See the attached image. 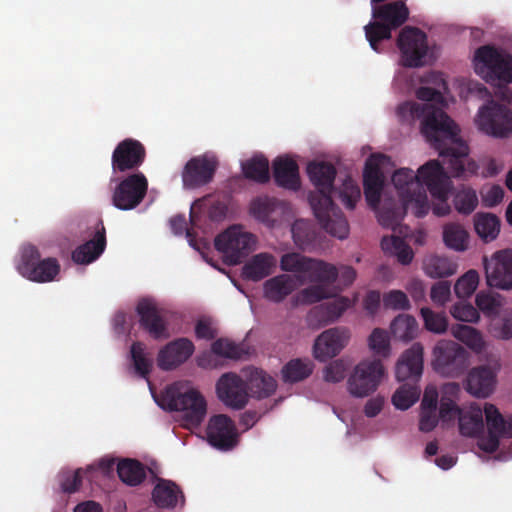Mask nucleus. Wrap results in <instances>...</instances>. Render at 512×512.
I'll return each instance as SVG.
<instances>
[{"label": "nucleus", "instance_id": "60", "mask_svg": "<svg viewBox=\"0 0 512 512\" xmlns=\"http://www.w3.org/2000/svg\"><path fill=\"white\" fill-rule=\"evenodd\" d=\"M383 302L386 308L393 310H408L410 308V301L407 295L401 290H391L386 293Z\"/></svg>", "mask_w": 512, "mask_h": 512}, {"label": "nucleus", "instance_id": "18", "mask_svg": "<svg viewBox=\"0 0 512 512\" xmlns=\"http://www.w3.org/2000/svg\"><path fill=\"white\" fill-rule=\"evenodd\" d=\"M350 331L346 327H334L322 332L313 346L314 357L325 362L338 355L348 344Z\"/></svg>", "mask_w": 512, "mask_h": 512}, {"label": "nucleus", "instance_id": "9", "mask_svg": "<svg viewBox=\"0 0 512 512\" xmlns=\"http://www.w3.org/2000/svg\"><path fill=\"white\" fill-rule=\"evenodd\" d=\"M475 122L480 131L494 138H507L512 134V111L494 100L480 107Z\"/></svg>", "mask_w": 512, "mask_h": 512}, {"label": "nucleus", "instance_id": "15", "mask_svg": "<svg viewBox=\"0 0 512 512\" xmlns=\"http://www.w3.org/2000/svg\"><path fill=\"white\" fill-rule=\"evenodd\" d=\"M389 161V157L383 154L371 155L365 163L363 170L364 195L368 205L376 209L379 206L381 193L384 187L385 177L381 167Z\"/></svg>", "mask_w": 512, "mask_h": 512}, {"label": "nucleus", "instance_id": "50", "mask_svg": "<svg viewBox=\"0 0 512 512\" xmlns=\"http://www.w3.org/2000/svg\"><path fill=\"white\" fill-rule=\"evenodd\" d=\"M420 396V389L413 384L401 385L392 396L393 405L400 410L409 409Z\"/></svg>", "mask_w": 512, "mask_h": 512}, {"label": "nucleus", "instance_id": "35", "mask_svg": "<svg viewBox=\"0 0 512 512\" xmlns=\"http://www.w3.org/2000/svg\"><path fill=\"white\" fill-rule=\"evenodd\" d=\"M207 213L211 221L219 222L223 220L227 213V206L219 200L202 198L196 200L190 209V222L192 226H198L200 214Z\"/></svg>", "mask_w": 512, "mask_h": 512}, {"label": "nucleus", "instance_id": "8", "mask_svg": "<svg viewBox=\"0 0 512 512\" xmlns=\"http://www.w3.org/2000/svg\"><path fill=\"white\" fill-rule=\"evenodd\" d=\"M255 242L253 234L233 225L215 238L214 245L226 264L237 265L252 251Z\"/></svg>", "mask_w": 512, "mask_h": 512}, {"label": "nucleus", "instance_id": "47", "mask_svg": "<svg viewBox=\"0 0 512 512\" xmlns=\"http://www.w3.org/2000/svg\"><path fill=\"white\" fill-rule=\"evenodd\" d=\"M405 211L404 206L400 207L395 201L385 202L378 211V221L383 227L396 230L404 217Z\"/></svg>", "mask_w": 512, "mask_h": 512}, {"label": "nucleus", "instance_id": "23", "mask_svg": "<svg viewBox=\"0 0 512 512\" xmlns=\"http://www.w3.org/2000/svg\"><path fill=\"white\" fill-rule=\"evenodd\" d=\"M497 370L488 365L473 367L465 380L466 391L476 398H487L495 390Z\"/></svg>", "mask_w": 512, "mask_h": 512}, {"label": "nucleus", "instance_id": "61", "mask_svg": "<svg viewBox=\"0 0 512 512\" xmlns=\"http://www.w3.org/2000/svg\"><path fill=\"white\" fill-rule=\"evenodd\" d=\"M464 410L460 409L458 405L451 399L442 396L440 400L439 417L443 422H448L456 417H460V413Z\"/></svg>", "mask_w": 512, "mask_h": 512}, {"label": "nucleus", "instance_id": "58", "mask_svg": "<svg viewBox=\"0 0 512 512\" xmlns=\"http://www.w3.org/2000/svg\"><path fill=\"white\" fill-rule=\"evenodd\" d=\"M211 350L214 354L229 359H240L244 354L241 345L234 343L228 339L220 338L212 343Z\"/></svg>", "mask_w": 512, "mask_h": 512}, {"label": "nucleus", "instance_id": "21", "mask_svg": "<svg viewBox=\"0 0 512 512\" xmlns=\"http://www.w3.org/2000/svg\"><path fill=\"white\" fill-rule=\"evenodd\" d=\"M487 284L499 289L512 288V250L495 253L491 262L485 265Z\"/></svg>", "mask_w": 512, "mask_h": 512}, {"label": "nucleus", "instance_id": "40", "mask_svg": "<svg viewBox=\"0 0 512 512\" xmlns=\"http://www.w3.org/2000/svg\"><path fill=\"white\" fill-rule=\"evenodd\" d=\"M313 363L308 359H292L282 370V378L286 383H297L308 378L313 372Z\"/></svg>", "mask_w": 512, "mask_h": 512}, {"label": "nucleus", "instance_id": "30", "mask_svg": "<svg viewBox=\"0 0 512 512\" xmlns=\"http://www.w3.org/2000/svg\"><path fill=\"white\" fill-rule=\"evenodd\" d=\"M372 16L374 19L382 22L393 30L406 22L409 16V10L403 1H394L373 6Z\"/></svg>", "mask_w": 512, "mask_h": 512}, {"label": "nucleus", "instance_id": "17", "mask_svg": "<svg viewBox=\"0 0 512 512\" xmlns=\"http://www.w3.org/2000/svg\"><path fill=\"white\" fill-rule=\"evenodd\" d=\"M216 392L221 402L235 410L244 408L249 398L246 382L235 373L223 374L216 383Z\"/></svg>", "mask_w": 512, "mask_h": 512}, {"label": "nucleus", "instance_id": "13", "mask_svg": "<svg viewBox=\"0 0 512 512\" xmlns=\"http://www.w3.org/2000/svg\"><path fill=\"white\" fill-rule=\"evenodd\" d=\"M147 189L148 180L143 173L130 174L115 187L112 203L120 210H132L143 201Z\"/></svg>", "mask_w": 512, "mask_h": 512}, {"label": "nucleus", "instance_id": "62", "mask_svg": "<svg viewBox=\"0 0 512 512\" xmlns=\"http://www.w3.org/2000/svg\"><path fill=\"white\" fill-rule=\"evenodd\" d=\"M451 295V286L448 281H439L435 283L430 292L431 300L438 306H444Z\"/></svg>", "mask_w": 512, "mask_h": 512}, {"label": "nucleus", "instance_id": "1", "mask_svg": "<svg viewBox=\"0 0 512 512\" xmlns=\"http://www.w3.org/2000/svg\"><path fill=\"white\" fill-rule=\"evenodd\" d=\"M402 119L421 120V133L439 152L455 178L478 174L479 165L465 158L469 147L459 137L456 123L439 107L431 103L404 102L397 108Z\"/></svg>", "mask_w": 512, "mask_h": 512}, {"label": "nucleus", "instance_id": "36", "mask_svg": "<svg viewBox=\"0 0 512 512\" xmlns=\"http://www.w3.org/2000/svg\"><path fill=\"white\" fill-rule=\"evenodd\" d=\"M249 396L264 399L270 397L277 388L276 380L261 369L253 368L246 382Z\"/></svg>", "mask_w": 512, "mask_h": 512}, {"label": "nucleus", "instance_id": "16", "mask_svg": "<svg viewBox=\"0 0 512 512\" xmlns=\"http://www.w3.org/2000/svg\"><path fill=\"white\" fill-rule=\"evenodd\" d=\"M145 158V146L136 139L126 138L116 145L112 153V169L115 173L137 170Z\"/></svg>", "mask_w": 512, "mask_h": 512}, {"label": "nucleus", "instance_id": "43", "mask_svg": "<svg viewBox=\"0 0 512 512\" xmlns=\"http://www.w3.org/2000/svg\"><path fill=\"white\" fill-rule=\"evenodd\" d=\"M469 233L459 223H448L443 228L445 245L455 251H465L468 248Z\"/></svg>", "mask_w": 512, "mask_h": 512}, {"label": "nucleus", "instance_id": "3", "mask_svg": "<svg viewBox=\"0 0 512 512\" xmlns=\"http://www.w3.org/2000/svg\"><path fill=\"white\" fill-rule=\"evenodd\" d=\"M280 267L283 271L296 273L300 284L317 283L302 290L301 296L307 303H316L327 298L322 285L334 283L339 275L335 265L299 253L284 254L280 260Z\"/></svg>", "mask_w": 512, "mask_h": 512}, {"label": "nucleus", "instance_id": "28", "mask_svg": "<svg viewBox=\"0 0 512 512\" xmlns=\"http://www.w3.org/2000/svg\"><path fill=\"white\" fill-rule=\"evenodd\" d=\"M273 177L280 187L293 191L300 188L299 167L292 158L277 157L273 162Z\"/></svg>", "mask_w": 512, "mask_h": 512}, {"label": "nucleus", "instance_id": "59", "mask_svg": "<svg viewBox=\"0 0 512 512\" xmlns=\"http://www.w3.org/2000/svg\"><path fill=\"white\" fill-rule=\"evenodd\" d=\"M450 313L455 319L463 322L474 323L479 320L477 308L470 303H456L451 307Z\"/></svg>", "mask_w": 512, "mask_h": 512}, {"label": "nucleus", "instance_id": "27", "mask_svg": "<svg viewBox=\"0 0 512 512\" xmlns=\"http://www.w3.org/2000/svg\"><path fill=\"white\" fill-rule=\"evenodd\" d=\"M250 213L267 227H274L283 213V204L275 198L257 197L250 204Z\"/></svg>", "mask_w": 512, "mask_h": 512}, {"label": "nucleus", "instance_id": "6", "mask_svg": "<svg viewBox=\"0 0 512 512\" xmlns=\"http://www.w3.org/2000/svg\"><path fill=\"white\" fill-rule=\"evenodd\" d=\"M16 268L24 278L37 283L51 282L60 272L58 260L53 257L41 258L38 248L32 244L22 247Z\"/></svg>", "mask_w": 512, "mask_h": 512}, {"label": "nucleus", "instance_id": "39", "mask_svg": "<svg viewBox=\"0 0 512 512\" xmlns=\"http://www.w3.org/2000/svg\"><path fill=\"white\" fill-rule=\"evenodd\" d=\"M117 473L122 482L137 486L146 478L145 466L136 459H123L117 465Z\"/></svg>", "mask_w": 512, "mask_h": 512}, {"label": "nucleus", "instance_id": "32", "mask_svg": "<svg viewBox=\"0 0 512 512\" xmlns=\"http://www.w3.org/2000/svg\"><path fill=\"white\" fill-rule=\"evenodd\" d=\"M460 434L465 437L477 438L478 441L484 434V419L482 408L474 403L460 413L458 419Z\"/></svg>", "mask_w": 512, "mask_h": 512}, {"label": "nucleus", "instance_id": "63", "mask_svg": "<svg viewBox=\"0 0 512 512\" xmlns=\"http://www.w3.org/2000/svg\"><path fill=\"white\" fill-rule=\"evenodd\" d=\"M439 414L437 409H421L419 429L422 432L432 431L438 424Z\"/></svg>", "mask_w": 512, "mask_h": 512}, {"label": "nucleus", "instance_id": "22", "mask_svg": "<svg viewBox=\"0 0 512 512\" xmlns=\"http://www.w3.org/2000/svg\"><path fill=\"white\" fill-rule=\"evenodd\" d=\"M136 312L139 316L140 326L148 332L152 338L167 339L170 337L167 323L154 301L141 299L136 306Z\"/></svg>", "mask_w": 512, "mask_h": 512}, {"label": "nucleus", "instance_id": "12", "mask_svg": "<svg viewBox=\"0 0 512 512\" xmlns=\"http://www.w3.org/2000/svg\"><path fill=\"white\" fill-rule=\"evenodd\" d=\"M483 415L487 425V435L478 441V447L486 453H494L500 445L501 438H512V420L507 421L499 409L492 403H485Z\"/></svg>", "mask_w": 512, "mask_h": 512}, {"label": "nucleus", "instance_id": "64", "mask_svg": "<svg viewBox=\"0 0 512 512\" xmlns=\"http://www.w3.org/2000/svg\"><path fill=\"white\" fill-rule=\"evenodd\" d=\"M82 470L77 469L74 473H67L63 475L61 481V489L63 492L72 494L79 490L82 485Z\"/></svg>", "mask_w": 512, "mask_h": 512}, {"label": "nucleus", "instance_id": "20", "mask_svg": "<svg viewBox=\"0 0 512 512\" xmlns=\"http://www.w3.org/2000/svg\"><path fill=\"white\" fill-rule=\"evenodd\" d=\"M217 162L213 158L198 156L184 166L182 181L185 188L194 189L208 184L215 174Z\"/></svg>", "mask_w": 512, "mask_h": 512}, {"label": "nucleus", "instance_id": "44", "mask_svg": "<svg viewBox=\"0 0 512 512\" xmlns=\"http://www.w3.org/2000/svg\"><path fill=\"white\" fill-rule=\"evenodd\" d=\"M381 247L385 252L395 255L398 262L403 265L410 264L414 256L411 247L398 236L383 237Z\"/></svg>", "mask_w": 512, "mask_h": 512}, {"label": "nucleus", "instance_id": "4", "mask_svg": "<svg viewBox=\"0 0 512 512\" xmlns=\"http://www.w3.org/2000/svg\"><path fill=\"white\" fill-rule=\"evenodd\" d=\"M157 403L165 410L180 411L186 427H198L207 413V403L201 393L183 382L168 385Z\"/></svg>", "mask_w": 512, "mask_h": 512}, {"label": "nucleus", "instance_id": "56", "mask_svg": "<svg viewBox=\"0 0 512 512\" xmlns=\"http://www.w3.org/2000/svg\"><path fill=\"white\" fill-rule=\"evenodd\" d=\"M477 308L487 316L496 315L501 307V296L490 291H480L475 298Z\"/></svg>", "mask_w": 512, "mask_h": 512}, {"label": "nucleus", "instance_id": "42", "mask_svg": "<svg viewBox=\"0 0 512 512\" xmlns=\"http://www.w3.org/2000/svg\"><path fill=\"white\" fill-rule=\"evenodd\" d=\"M390 329L395 338L408 342L417 336L418 323L411 315L399 314L392 321Z\"/></svg>", "mask_w": 512, "mask_h": 512}, {"label": "nucleus", "instance_id": "14", "mask_svg": "<svg viewBox=\"0 0 512 512\" xmlns=\"http://www.w3.org/2000/svg\"><path fill=\"white\" fill-rule=\"evenodd\" d=\"M434 369L447 377H458L466 368L467 354L463 347L448 341L438 343L433 351Z\"/></svg>", "mask_w": 512, "mask_h": 512}, {"label": "nucleus", "instance_id": "41", "mask_svg": "<svg viewBox=\"0 0 512 512\" xmlns=\"http://www.w3.org/2000/svg\"><path fill=\"white\" fill-rule=\"evenodd\" d=\"M242 171L247 179L258 183H267L270 179L269 162L263 155H255L242 163Z\"/></svg>", "mask_w": 512, "mask_h": 512}, {"label": "nucleus", "instance_id": "29", "mask_svg": "<svg viewBox=\"0 0 512 512\" xmlns=\"http://www.w3.org/2000/svg\"><path fill=\"white\" fill-rule=\"evenodd\" d=\"M350 306L349 298L339 297L315 306L310 311L308 318L311 323L317 322L320 326H325L336 321Z\"/></svg>", "mask_w": 512, "mask_h": 512}, {"label": "nucleus", "instance_id": "48", "mask_svg": "<svg viewBox=\"0 0 512 512\" xmlns=\"http://www.w3.org/2000/svg\"><path fill=\"white\" fill-rule=\"evenodd\" d=\"M452 334L456 339L463 342L474 351L480 352L484 347L481 333L471 326L456 324L452 326Z\"/></svg>", "mask_w": 512, "mask_h": 512}, {"label": "nucleus", "instance_id": "26", "mask_svg": "<svg viewBox=\"0 0 512 512\" xmlns=\"http://www.w3.org/2000/svg\"><path fill=\"white\" fill-rule=\"evenodd\" d=\"M106 248V230L102 221L96 223L92 238L79 245L72 252V260L77 264H89L100 257Z\"/></svg>", "mask_w": 512, "mask_h": 512}, {"label": "nucleus", "instance_id": "37", "mask_svg": "<svg viewBox=\"0 0 512 512\" xmlns=\"http://www.w3.org/2000/svg\"><path fill=\"white\" fill-rule=\"evenodd\" d=\"M392 182L398 192L400 199L407 197L422 185H425V179L420 173V168L417 174L412 169L401 168L397 170L392 176Z\"/></svg>", "mask_w": 512, "mask_h": 512}, {"label": "nucleus", "instance_id": "55", "mask_svg": "<svg viewBox=\"0 0 512 512\" xmlns=\"http://www.w3.org/2000/svg\"><path fill=\"white\" fill-rule=\"evenodd\" d=\"M420 314L424 321V327L433 333L442 334L445 333L448 328L447 317L444 313H437L432 311L430 308L422 307Z\"/></svg>", "mask_w": 512, "mask_h": 512}, {"label": "nucleus", "instance_id": "11", "mask_svg": "<svg viewBox=\"0 0 512 512\" xmlns=\"http://www.w3.org/2000/svg\"><path fill=\"white\" fill-rule=\"evenodd\" d=\"M401 62L405 67L416 68L426 64L428 54L427 35L416 27L406 26L397 39Z\"/></svg>", "mask_w": 512, "mask_h": 512}, {"label": "nucleus", "instance_id": "24", "mask_svg": "<svg viewBox=\"0 0 512 512\" xmlns=\"http://www.w3.org/2000/svg\"><path fill=\"white\" fill-rule=\"evenodd\" d=\"M194 344L187 338H179L168 343L158 354L160 369L172 370L187 361L194 352Z\"/></svg>", "mask_w": 512, "mask_h": 512}, {"label": "nucleus", "instance_id": "54", "mask_svg": "<svg viewBox=\"0 0 512 512\" xmlns=\"http://www.w3.org/2000/svg\"><path fill=\"white\" fill-rule=\"evenodd\" d=\"M291 233L295 244L302 249L310 246L315 240V232L310 223L302 219L293 223Z\"/></svg>", "mask_w": 512, "mask_h": 512}, {"label": "nucleus", "instance_id": "33", "mask_svg": "<svg viewBox=\"0 0 512 512\" xmlns=\"http://www.w3.org/2000/svg\"><path fill=\"white\" fill-rule=\"evenodd\" d=\"M297 282H299L297 276L288 274L274 276L264 283V296L272 302L279 303L297 288Z\"/></svg>", "mask_w": 512, "mask_h": 512}, {"label": "nucleus", "instance_id": "25", "mask_svg": "<svg viewBox=\"0 0 512 512\" xmlns=\"http://www.w3.org/2000/svg\"><path fill=\"white\" fill-rule=\"evenodd\" d=\"M423 372V346L414 343L400 357L396 364V378L398 381H417Z\"/></svg>", "mask_w": 512, "mask_h": 512}, {"label": "nucleus", "instance_id": "46", "mask_svg": "<svg viewBox=\"0 0 512 512\" xmlns=\"http://www.w3.org/2000/svg\"><path fill=\"white\" fill-rule=\"evenodd\" d=\"M427 190L426 185H422L419 189H416L410 195L401 199L404 208L408 209L411 207L417 218H422L429 212L430 205Z\"/></svg>", "mask_w": 512, "mask_h": 512}, {"label": "nucleus", "instance_id": "57", "mask_svg": "<svg viewBox=\"0 0 512 512\" xmlns=\"http://www.w3.org/2000/svg\"><path fill=\"white\" fill-rule=\"evenodd\" d=\"M368 345L375 355L385 358L390 354V340L384 329L375 328L369 336Z\"/></svg>", "mask_w": 512, "mask_h": 512}, {"label": "nucleus", "instance_id": "52", "mask_svg": "<svg viewBox=\"0 0 512 512\" xmlns=\"http://www.w3.org/2000/svg\"><path fill=\"white\" fill-rule=\"evenodd\" d=\"M479 284V274L471 269L462 275L454 285V292L460 299L469 298L477 289Z\"/></svg>", "mask_w": 512, "mask_h": 512}, {"label": "nucleus", "instance_id": "5", "mask_svg": "<svg viewBox=\"0 0 512 512\" xmlns=\"http://www.w3.org/2000/svg\"><path fill=\"white\" fill-rule=\"evenodd\" d=\"M475 72L489 83H512V56L503 50L485 45L474 56Z\"/></svg>", "mask_w": 512, "mask_h": 512}, {"label": "nucleus", "instance_id": "10", "mask_svg": "<svg viewBox=\"0 0 512 512\" xmlns=\"http://www.w3.org/2000/svg\"><path fill=\"white\" fill-rule=\"evenodd\" d=\"M385 374L379 359H366L359 362L348 378V390L355 397H366L378 388Z\"/></svg>", "mask_w": 512, "mask_h": 512}, {"label": "nucleus", "instance_id": "49", "mask_svg": "<svg viewBox=\"0 0 512 512\" xmlns=\"http://www.w3.org/2000/svg\"><path fill=\"white\" fill-rule=\"evenodd\" d=\"M478 202L476 191L467 186L460 188L453 196L456 211L463 215L471 214L478 206Z\"/></svg>", "mask_w": 512, "mask_h": 512}, {"label": "nucleus", "instance_id": "34", "mask_svg": "<svg viewBox=\"0 0 512 512\" xmlns=\"http://www.w3.org/2000/svg\"><path fill=\"white\" fill-rule=\"evenodd\" d=\"M276 263V258L269 253L256 254L243 266L242 277L245 280L260 281L273 272Z\"/></svg>", "mask_w": 512, "mask_h": 512}, {"label": "nucleus", "instance_id": "7", "mask_svg": "<svg viewBox=\"0 0 512 512\" xmlns=\"http://www.w3.org/2000/svg\"><path fill=\"white\" fill-rule=\"evenodd\" d=\"M420 173L428 191L436 200L432 206L433 213L439 217L448 215L451 211L448 198L452 182L444 167L438 160H429L420 167Z\"/></svg>", "mask_w": 512, "mask_h": 512}, {"label": "nucleus", "instance_id": "45", "mask_svg": "<svg viewBox=\"0 0 512 512\" xmlns=\"http://www.w3.org/2000/svg\"><path fill=\"white\" fill-rule=\"evenodd\" d=\"M424 271L431 278H443L453 275L456 265L446 257L433 255L424 261Z\"/></svg>", "mask_w": 512, "mask_h": 512}, {"label": "nucleus", "instance_id": "51", "mask_svg": "<svg viewBox=\"0 0 512 512\" xmlns=\"http://www.w3.org/2000/svg\"><path fill=\"white\" fill-rule=\"evenodd\" d=\"M131 358L136 373L147 379L153 366V362L145 353V345L142 342H134L131 345Z\"/></svg>", "mask_w": 512, "mask_h": 512}, {"label": "nucleus", "instance_id": "38", "mask_svg": "<svg viewBox=\"0 0 512 512\" xmlns=\"http://www.w3.org/2000/svg\"><path fill=\"white\" fill-rule=\"evenodd\" d=\"M500 226V218L493 213L479 212L474 216L475 231L485 242H491L497 238Z\"/></svg>", "mask_w": 512, "mask_h": 512}, {"label": "nucleus", "instance_id": "19", "mask_svg": "<svg viewBox=\"0 0 512 512\" xmlns=\"http://www.w3.org/2000/svg\"><path fill=\"white\" fill-rule=\"evenodd\" d=\"M209 444L219 450L228 451L237 444V432L233 421L224 414L210 418L206 429Z\"/></svg>", "mask_w": 512, "mask_h": 512}, {"label": "nucleus", "instance_id": "53", "mask_svg": "<svg viewBox=\"0 0 512 512\" xmlns=\"http://www.w3.org/2000/svg\"><path fill=\"white\" fill-rule=\"evenodd\" d=\"M364 29L366 38L374 51H378L380 41L388 40L392 37V29L378 20L369 22Z\"/></svg>", "mask_w": 512, "mask_h": 512}, {"label": "nucleus", "instance_id": "31", "mask_svg": "<svg viewBox=\"0 0 512 512\" xmlns=\"http://www.w3.org/2000/svg\"><path fill=\"white\" fill-rule=\"evenodd\" d=\"M152 499L159 508L173 509L180 502L184 504V495L180 487L171 480L158 479L152 491Z\"/></svg>", "mask_w": 512, "mask_h": 512}, {"label": "nucleus", "instance_id": "2", "mask_svg": "<svg viewBox=\"0 0 512 512\" xmlns=\"http://www.w3.org/2000/svg\"><path fill=\"white\" fill-rule=\"evenodd\" d=\"M310 181L316 190L309 193V203L321 227L330 235L345 239L349 233L348 221L342 211L333 203L338 198L347 209H354L361 197L358 184L349 176L341 187H334L337 174L333 164L324 161H312L307 166Z\"/></svg>", "mask_w": 512, "mask_h": 512}]
</instances>
